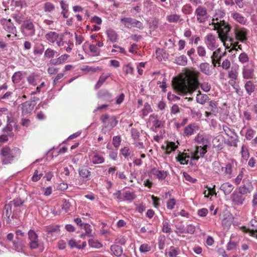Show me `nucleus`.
<instances>
[{"label": "nucleus", "mask_w": 257, "mask_h": 257, "mask_svg": "<svg viewBox=\"0 0 257 257\" xmlns=\"http://www.w3.org/2000/svg\"><path fill=\"white\" fill-rule=\"evenodd\" d=\"M199 75L200 73L198 71H189L187 73L186 79H174L172 86L179 94H192L200 85L198 80Z\"/></svg>", "instance_id": "1"}, {"label": "nucleus", "mask_w": 257, "mask_h": 257, "mask_svg": "<svg viewBox=\"0 0 257 257\" xmlns=\"http://www.w3.org/2000/svg\"><path fill=\"white\" fill-rule=\"evenodd\" d=\"M217 18L212 19L211 25L214 26L213 29L218 31V37L222 42L224 43L229 40L232 45L234 39L228 36V33L231 29V26L224 20H220L219 22Z\"/></svg>", "instance_id": "2"}, {"label": "nucleus", "mask_w": 257, "mask_h": 257, "mask_svg": "<svg viewBox=\"0 0 257 257\" xmlns=\"http://www.w3.org/2000/svg\"><path fill=\"white\" fill-rule=\"evenodd\" d=\"M21 150L18 148H14L11 149L9 147H4L1 152V155L3 156L2 159L3 165H7L11 163L14 158L20 155Z\"/></svg>", "instance_id": "3"}, {"label": "nucleus", "mask_w": 257, "mask_h": 257, "mask_svg": "<svg viewBox=\"0 0 257 257\" xmlns=\"http://www.w3.org/2000/svg\"><path fill=\"white\" fill-rule=\"evenodd\" d=\"M22 32L26 36L32 37L35 36L36 29L33 20L26 19L21 26Z\"/></svg>", "instance_id": "4"}, {"label": "nucleus", "mask_w": 257, "mask_h": 257, "mask_svg": "<svg viewBox=\"0 0 257 257\" xmlns=\"http://www.w3.org/2000/svg\"><path fill=\"white\" fill-rule=\"evenodd\" d=\"M0 24L6 32L14 35V37L17 36V29L11 19H2L0 20Z\"/></svg>", "instance_id": "5"}, {"label": "nucleus", "mask_w": 257, "mask_h": 257, "mask_svg": "<svg viewBox=\"0 0 257 257\" xmlns=\"http://www.w3.org/2000/svg\"><path fill=\"white\" fill-rule=\"evenodd\" d=\"M197 22L199 24H204L209 18L206 8L202 6H199L194 12Z\"/></svg>", "instance_id": "6"}, {"label": "nucleus", "mask_w": 257, "mask_h": 257, "mask_svg": "<svg viewBox=\"0 0 257 257\" xmlns=\"http://www.w3.org/2000/svg\"><path fill=\"white\" fill-rule=\"evenodd\" d=\"M100 120L104 124L103 129L108 128L110 130L115 127L118 123L115 116H110L108 114H102L100 117Z\"/></svg>", "instance_id": "7"}, {"label": "nucleus", "mask_w": 257, "mask_h": 257, "mask_svg": "<svg viewBox=\"0 0 257 257\" xmlns=\"http://www.w3.org/2000/svg\"><path fill=\"white\" fill-rule=\"evenodd\" d=\"M35 105L36 102L34 100H29L22 103L21 107L22 115L24 116L31 113Z\"/></svg>", "instance_id": "8"}, {"label": "nucleus", "mask_w": 257, "mask_h": 257, "mask_svg": "<svg viewBox=\"0 0 257 257\" xmlns=\"http://www.w3.org/2000/svg\"><path fill=\"white\" fill-rule=\"evenodd\" d=\"M234 33L235 35V39L239 41L242 43L247 40V30L244 28H235L234 29Z\"/></svg>", "instance_id": "9"}, {"label": "nucleus", "mask_w": 257, "mask_h": 257, "mask_svg": "<svg viewBox=\"0 0 257 257\" xmlns=\"http://www.w3.org/2000/svg\"><path fill=\"white\" fill-rule=\"evenodd\" d=\"M28 234L30 240V247L31 249H35L38 247V236L36 233L33 230H30Z\"/></svg>", "instance_id": "10"}, {"label": "nucleus", "mask_w": 257, "mask_h": 257, "mask_svg": "<svg viewBox=\"0 0 257 257\" xmlns=\"http://www.w3.org/2000/svg\"><path fill=\"white\" fill-rule=\"evenodd\" d=\"M243 185L240 186L239 188V191L240 192V193L243 195L250 193L253 189L251 182H250L248 180H243Z\"/></svg>", "instance_id": "11"}, {"label": "nucleus", "mask_w": 257, "mask_h": 257, "mask_svg": "<svg viewBox=\"0 0 257 257\" xmlns=\"http://www.w3.org/2000/svg\"><path fill=\"white\" fill-rule=\"evenodd\" d=\"M243 195L239 191L238 192H233L231 197L232 202L236 205L242 204L245 199Z\"/></svg>", "instance_id": "12"}, {"label": "nucleus", "mask_w": 257, "mask_h": 257, "mask_svg": "<svg viewBox=\"0 0 257 257\" xmlns=\"http://www.w3.org/2000/svg\"><path fill=\"white\" fill-rule=\"evenodd\" d=\"M91 155L92 162L94 164H102L104 162V158L96 150L93 151Z\"/></svg>", "instance_id": "13"}, {"label": "nucleus", "mask_w": 257, "mask_h": 257, "mask_svg": "<svg viewBox=\"0 0 257 257\" xmlns=\"http://www.w3.org/2000/svg\"><path fill=\"white\" fill-rule=\"evenodd\" d=\"M199 69L202 73L206 75H210L212 74L211 66L208 63H201L199 65Z\"/></svg>", "instance_id": "14"}, {"label": "nucleus", "mask_w": 257, "mask_h": 257, "mask_svg": "<svg viewBox=\"0 0 257 257\" xmlns=\"http://www.w3.org/2000/svg\"><path fill=\"white\" fill-rule=\"evenodd\" d=\"M242 76L244 79H252L254 77V70L251 68L243 66L242 68Z\"/></svg>", "instance_id": "15"}, {"label": "nucleus", "mask_w": 257, "mask_h": 257, "mask_svg": "<svg viewBox=\"0 0 257 257\" xmlns=\"http://www.w3.org/2000/svg\"><path fill=\"white\" fill-rule=\"evenodd\" d=\"M236 166V162H232V163H228L224 167V173L226 175H228L229 178H231L233 176L232 170Z\"/></svg>", "instance_id": "16"}, {"label": "nucleus", "mask_w": 257, "mask_h": 257, "mask_svg": "<svg viewBox=\"0 0 257 257\" xmlns=\"http://www.w3.org/2000/svg\"><path fill=\"white\" fill-rule=\"evenodd\" d=\"M206 44L208 48L211 50L215 47L216 39L214 36L212 34H208L206 37Z\"/></svg>", "instance_id": "17"}, {"label": "nucleus", "mask_w": 257, "mask_h": 257, "mask_svg": "<svg viewBox=\"0 0 257 257\" xmlns=\"http://www.w3.org/2000/svg\"><path fill=\"white\" fill-rule=\"evenodd\" d=\"M13 244V249L18 251H20L25 246V243L23 238H19V237H17V240H14Z\"/></svg>", "instance_id": "18"}, {"label": "nucleus", "mask_w": 257, "mask_h": 257, "mask_svg": "<svg viewBox=\"0 0 257 257\" xmlns=\"http://www.w3.org/2000/svg\"><path fill=\"white\" fill-rule=\"evenodd\" d=\"M69 57L67 54L61 55L58 58L51 59L50 61V64L51 65H58L63 63Z\"/></svg>", "instance_id": "19"}, {"label": "nucleus", "mask_w": 257, "mask_h": 257, "mask_svg": "<svg viewBox=\"0 0 257 257\" xmlns=\"http://www.w3.org/2000/svg\"><path fill=\"white\" fill-rule=\"evenodd\" d=\"M190 158V156L187 153L180 152L176 157V159L181 164L184 165L188 163Z\"/></svg>", "instance_id": "20"}, {"label": "nucleus", "mask_w": 257, "mask_h": 257, "mask_svg": "<svg viewBox=\"0 0 257 257\" xmlns=\"http://www.w3.org/2000/svg\"><path fill=\"white\" fill-rule=\"evenodd\" d=\"M59 35L60 34L51 31L45 35V38L49 42L54 43L56 42L57 39H59Z\"/></svg>", "instance_id": "21"}, {"label": "nucleus", "mask_w": 257, "mask_h": 257, "mask_svg": "<svg viewBox=\"0 0 257 257\" xmlns=\"http://www.w3.org/2000/svg\"><path fill=\"white\" fill-rule=\"evenodd\" d=\"M233 188L234 187L233 185L228 182L222 184L220 187V190H222L226 195L229 194L232 192Z\"/></svg>", "instance_id": "22"}, {"label": "nucleus", "mask_w": 257, "mask_h": 257, "mask_svg": "<svg viewBox=\"0 0 257 257\" xmlns=\"http://www.w3.org/2000/svg\"><path fill=\"white\" fill-rule=\"evenodd\" d=\"M244 88L247 93L250 95L255 90V85L251 81H247L244 84Z\"/></svg>", "instance_id": "23"}, {"label": "nucleus", "mask_w": 257, "mask_h": 257, "mask_svg": "<svg viewBox=\"0 0 257 257\" xmlns=\"http://www.w3.org/2000/svg\"><path fill=\"white\" fill-rule=\"evenodd\" d=\"M39 76L35 73L31 74L27 78L29 83L34 86L38 84V82L39 81Z\"/></svg>", "instance_id": "24"}, {"label": "nucleus", "mask_w": 257, "mask_h": 257, "mask_svg": "<svg viewBox=\"0 0 257 257\" xmlns=\"http://www.w3.org/2000/svg\"><path fill=\"white\" fill-rule=\"evenodd\" d=\"M233 19L239 23L244 25L246 23V19L240 14L234 12L231 15Z\"/></svg>", "instance_id": "25"}, {"label": "nucleus", "mask_w": 257, "mask_h": 257, "mask_svg": "<svg viewBox=\"0 0 257 257\" xmlns=\"http://www.w3.org/2000/svg\"><path fill=\"white\" fill-rule=\"evenodd\" d=\"M152 173L155 175L158 179L161 180L164 179L167 176L166 172L164 171H161L155 168L152 170Z\"/></svg>", "instance_id": "26"}, {"label": "nucleus", "mask_w": 257, "mask_h": 257, "mask_svg": "<svg viewBox=\"0 0 257 257\" xmlns=\"http://www.w3.org/2000/svg\"><path fill=\"white\" fill-rule=\"evenodd\" d=\"M150 121L152 122L153 125L156 128H160L161 127L162 122L159 120L157 115L152 114L150 117Z\"/></svg>", "instance_id": "27"}, {"label": "nucleus", "mask_w": 257, "mask_h": 257, "mask_svg": "<svg viewBox=\"0 0 257 257\" xmlns=\"http://www.w3.org/2000/svg\"><path fill=\"white\" fill-rule=\"evenodd\" d=\"M79 176L85 180H88L91 172L86 168L79 169L78 170Z\"/></svg>", "instance_id": "28"}, {"label": "nucleus", "mask_w": 257, "mask_h": 257, "mask_svg": "<svg viewBox=\"0 0 257 257\" xmlns=\"http://www.w3.org/2000/svg\"><path fill=\"white\" fill-rule=\"evenodd\" d=\"M167 20L169 23H177L181 22L183 19L181 18V16L177 14H171L167 17Z\"/></svg>", "instance_id": "29"}, {"label": "nucleus", "mask_w": 257, "mask_h": 257, "mask_svg": "<svg viewBox=\"0 0 257 257\" xmlns=\"http://www.w3.org/2000/svg\"><path fill=\"white\" fill-rule=\"evenodd\" d=\"M110 250L115 255L117 256H120L122 254L123 251L122 247L118 245H111Z\"/></svg>", "instance_id": "30"}, {"label": "nucleus", "mask_w": 257, "mask_h": 257, "mask_svg": "<svg viewBox=\"0 0 257 257\" xmlns=\"http://www.w3.org/2000/svg\"><path fill=\"white\" fill-rule=\"evenodd\" d=\"M233 221V217L231 215L224 217L222 220V224L224 227L228 228L230 227Z\"/></svg>", "instance_id": "31"}, {"label": "nucleus", "mask_w": 257, "mask_h": 257, "mask_svg": "<svg viewBox=\"0 0 257 257\" xmlns=\"http://www.w3.org/2000/svg\"><path fill=\"white\" fill-rule=\"evenodd\" d=\"M106 34L111 42H114L116 41L117 35L114 30L109 29L106 31Z\"/></svg>", "instance_id": "32"}, {"label": "nucleus", "mask_w": 257, "mask_h": 257, "mask_svg": "<svg viewBox=\"0 0 257 257\" xmlns=\"http://www.w3.org/2000/svg\"><path fill=\"white\" fill-rule=\"evenodd\" d=\"M71 34L70 32L67 31L65 32L64 33L60 34L59 39H57L56 43L57 46L59 47L63 46L64 44L66 43V41H64V37L65 35Z\"/></svg>", "instance_id": "33"}, {"label": "nucleus", "mask_w": 257, "mask_h": 257, "mask_svg": "<svg viewBox=\"0 0 257 257\" xmlns=\"http://www.w3.org/2000/svg\"><path fill=\"white\" fill-rule=\"evenodd\" d=\"M223 129L225 134L230 139H236L238 138L237 135L235 134L234 130H231L227 126H223Z\"/></svg>", "instance_id": "34"}, {"label": "nucleus", "mask_w": 257, "mask_h": 257, "mask_svg": "<svg viewBox=\"0 0 257 257\" xmlns=\"http://www.w3.org/2000/svg\"><path fill=\"white\" fill-rule=\"evenodd\" d=\"M133 21L134 19L131 17H124L120 19V22L127 28L132 27Z\"/></svg>", "instance_id": "35"}, {"label": "nucleus", "mask_w": 257, "mask_h": 257, "mask_svg": "<svg viewBox=\"0 0 257 257\" xmlns=\"http://www.w3.org/2000/svg\"><path fill=\"white\" fill-rule=\"evenodd\" d=\"M12 18L19 24H22L25 21L24 16L22 14H13L12 15Z\"/></svg>", "instance_id": "36"}, {"label": "nucleus", "mask_w": 257, "mask_h": 257, "mask_svg": "<svg viewBox=\"0 0 257 257\" xmlns=\"http://www.w3.org/2000/svg\"><path fill=\"white\" fill-rule=\"evenodd\" d=\"M208 100V96L206 94H199L196 96V101L198 103L203 104Z\"/></svg>", "instance_id": "37"}, {"label": "nucleus", "mask_w": 257, "mask_h": 257, "mask_svg": "<svg viewBox=\"0 0 257 257\" xmlns=\"http://www.w3.org/2000/svg\"><path fill=\"white\" fill-rule=\"evenodd\" d=\"M208 148V145H205V147L203 146H200L197 147L196 148V150L195 151V152L197 154L199 155L200 157H203L204 155L206 154L207 152V149Z\"/></svg>", "instance_id": "38"}, {"label": "nucleus", "mask_w": 257, "mask_h": 257, "mask_svg": "<svg viewBox=\"0 0 257 257\" xmlns=\"http://www.w3.org/2000/svg\"><path fill=\"white\" fill-rule=\"evenodd\" d=\"M109 76L110 75H107L106 76H103V75H101L95 86V89H98L105 81V80L109 77Z\"/></svg>", "instance_id": "39"}, {"label": "nucleus", "mask_w": 257, "mask_h": 257, "mask_svg": "<svg viewBox=\"0 0 257 257\" xmlns=\"http://www.w3.org/2000/svg\"><path fill=\"white\" fill-rule=\"evenodd\" d=\"M175 60L180 65L185 66L187 63V58L185 55H181L176 58Z\"/></svg>", "instance_id": "40"}, {"label": "nucleus", "mask_w": 257, "mask_h": 257, "mask_svg": "<svg viewBox=\"0 0 257 257\" xmlns=\"http://www.w3.org/2000/svg\"><path fill=\"white\" fill-rule=\"evenodd\" d=\"M177 146L175 145V144L173 142H170L167 144L166 148V153L167 154H170L172 151H175Z\"/></svg>", "instance_id": "41"}, {"label": "nucleus", "mask_w": 257, "mask_h": 257, "mask_svg": "<svg viewBox=\"0 0 257 257\" xmlns=\"http://www.w3.org/2000/svg\"><path fill=\"white\" fill-rule=\"evenodd\" d=\"M22 79V73L21 72H17L12 76V80L14 83H18Z\"/></svg>", "instance_id": "42"}, {"label": "nucleus", "mask_w": 257, "mask_h": 257, "mask_svg": "<svg viewBox=\"0 0 257 257\" xmlns=\"http://www.w3.org/2000/svg\"><path fill=\"white\" fill-rule=\"evenodd\" d=\"M124 199L127 201H132L134 200L136 195L133 192H131L129 191H125L124 193Z\"/></svg>", "instance_id": "43"}, {"label": "nucleus", "mask_w": 257, "mask_h": 257, "mask_svg": "<svg viewBox=\"0 0 257 257\" xmlns=\"http://www.w3.org/2000/svg\"><path fill=\"white\" fill-rule=\"evenodd\" d=\"M12 203H9L6 204L4 208V213L5 214L7 218L10 217L12 213Z\"/></svg>", "instance_id": "44"}, {"label": "nucleus", "mask_w": 257, "mask_h": 257, "mask_svg": "<svg viewBox=\"0 0 257 257\" xmlns=\"http://www.w3.org/2000/svg\"><path fill=\"white\" fill-rule=\"evenodd\" d=\"M55 9L54 5L50 2H46L44 5V10L45 12L50 13Z\"/></svg>", "instance_id": "45"}, {"label": "nucleus", "mask_w": 257, "mask_h": 257, "mask_svg": "<svg viewBox=\"0 0 257 257\" xmlns=\"http://www.w3.org/2000/svg\"><path fill=\"white\" fill-rule=\"evenodd\" d=\"M99 97L102 98L109 99L111 98V94L106 90H102L99 92Z\"/></svg>", "instance_id": "46"}, {"label": "nucleus", "mask_w": 257, "mask_h": 257, "mask_svg": "<svg viewBox=\"0 0 257 257\" xmlns=\"http://www.w3.org/2000/svg\"><path fill=\"white\" fill-rule=\"evenodd\" d=\"M89 245L93 248H99L102 247V244L96 240L90 239L88 240Z\"/></svg>", "instance_id": "47"}, {"label": "nucleus", "mask_w": 257, "mask_h": 257, "mask_svg": "<svg viewBox=\"0 0 257 257\" xmlns=\"http://www.w3.org/2000/svg\"><path fill=\"white\" fill-rule=\"evenodd\" d=\"M82 70L83 71H86L88 72H90L91 73H94L96 71H101V68L99 67H90L88 66H86Z\"/></svg>", "instance_id": "48"}, {"label": "nucleus", "mask_w": 257, "mask_h": 257, "mask_svg": "<svg viewBox=\"0 0 257 257\" xmlns=\"http://www.w3.org/2000/svg\"><path fill=\"white\" fill-rule=\"evenodd\" d=\"M238 59L240 62L241 63H244L248 62L249 57L248 55L244 52L241 53L238 57Z\"/></svg>", "instance_id": "49"}, {"label": "nucleus", "mask_w": 257, "mask_h": 257, "mask_svg": "<svg viewBox=\"0 0 257 257\" xmlns=\"http://www.w3.org/2000/svg\"><path fill=\"white\" fill-rule=\"evenodd\" d=\"M224 167H222L221 164L218 162H215L213 163V170L217 173H220L221 170L223 171Z\"/></svg>", "instance_id": "50"}, {"label": "nucleus", "mask_w": 257, "mask_h": 257, "mask_svg": "<svg viewBox=\"0 0 257 257\" xmlns=\"http://www.w3.org/2000/svg\"><path fill=\"white\" fill-rule=\"evenodd\" d=\"M44 50V46L42 44H37L35 47L34 52L35 54H42Z\"/></svg>", "instance_id": "51"}, {"label": "nucleus", "mask_w": 257, "mask_h": 257, "mask_svg": "<svg viewBox=\"0 0 257 257\" xmlns=\"http://www.w3.org/2000/svg\"><path fill=\"white\" fill-rule=\"evenodd\" d=\"M193 127H194V125L192 124H190L185 127L184 130V134L186 136H191L194 134V129Z\"/></svg>", "instance_id": "52"}, {"label": "nucleus", "mask_w": 257, "mask_h": 257, "mask_svg": "<svg viewBox=\"0 0 257 257\" xmlns=\"http://www.w3.org/2000/svg\"><path fill=\"white\" fill-rule=\"evenodd\" d=\"M220 51V49H218L217 51L213 52L212 55L211 57L212 63L214 67H216V59H218V53Z\"/></svg>", "instance_id": "53"}, {"label": "nucleus", "mask_w": 257, "mask_h": 257, "mask_svg": "<svg viewBox=\"0 0 257 257\" xmlns=\"http://www.w3.org/2000/svg\"><path fill=\"white\" fill-rule=\"evenodd\" d=\"M238 77V72L236 69H232L228 72V77L231 78V79L236 80L237 79Z\"/></svg>", "instance_id": "54"}, {"label": "nucleus", "mask_w": 257, "mask_h": 257, "mask_svg": "<svg viewBox=\"0 0 257 257\" xmlns=\"http://www.w3.org/2000/svg\"><path fill=\"white\" fill-rule=\"evenodd\" d=\"M245 171V169L244 168H241V170L239 172V174L237 175V176L234 179V182L236 184H239L240 183L242 179L243 172Z\"/></svg>", "instance_id": "55"}, {"label": "nucleus", "mask_w": 257, "mask_h": 257, "mask_svg": "<svg viewBox=\"0 0 257 257\" xmlns=\"http://www.w3.org/2000/svg\"><path fill=\"white\" fill-rule=\"evenodd\" d=\"M71 203L69 201V200H67L66 199H64L63 200V204L61 206L62 209L63 210H64L65 212H68Z\"/></svg>", "instance_id": "56"}, {"label": "nucleus", "mask_w": 257, "mask_h": 257, "mask_svg": "<svg viewBox=\"0 0 257 257\" xmlns=\"http://www.w3.org/2000/svg\"><path fill=\"white\" fill-rule=\"evenodd\" d=\"M56 53L54 50L50 48H48L45 52L44 55L48 58L53 57Z\"/></svg>", "instance_id": "57"}, {"label": "nucleus", "mask_w": 257, "mask_h": 257, "mask_svg": "<svg viewBox=\"0 0 257 257\" xmlns=\"http://www.w3.org/2000/svg\"><path fill=\"white\" fill-rule=\"evenodd\" d=\"M163 225L162 231L164 232L170 233L172 232L170 225L168 222H164Z\"/></svg>", "instance_id": "58"}, {"label": "nucleus", "mask_w": 257, "mask_h": 257, "mask_svg": "<svg viewBox=\"0 0 257 257\" xmlns=\"http://www.w3.org/2000/svg\"><path fill=\"white\" fill-rule=\"evenodd\" d=\"M133 27L137 28L140 30H143L144 28L143 24L140 21H139L136 19H134V21L133 22Z\"/></svg>", "instance_id": "59"}, {"label": "nucleus", "mask_w": 257, "mask_h": 257, "mask_svg": "<svg viewBox=\"0 0 257 257\" xmlns=\"http://www.w3.org/2000/svg\"><path fill=\"white\" fill-rule=\"evenodd\" d=\"M175 204V199L174 198L170 199L167 202V207L168 209L172 210L174 208Z\"/></svg>", "instance_id": "60"}, {"label": "nucleus", "mask_w": 257, "mask_h": 257, "mask_svg": "<svg viewBox=\"0 0 257 257\" xmlns=\"http://www.w3.org/2000/svg\"><path fill=\"white\" fill-rule=\"evenodd\" d=\"M123 70L126 75L128 74H132L133 72V68L130 64H128L123 67Z\"/></svg>", "instance_id": "61"}, {"label": "nucleus", "mask_w": 257, "mask_h": 257, "mask_svg": "<svg viewBox=\"0 0 257 257\" xmlns=\"http://www.w3.org/2000/svg\"><path fill=\"white\" fill-rule=\"evenodd\" d=\"M197 52L198 55L200 57H205L206 56V51L202 46H199L197 48Z\"/></svg>", "instance_id": "62"}, {"label": "nucleus", "mask_w": 257, "mask_h": 257, "mask_svg": "<svg viewBox=\"0 0 257 257\" xmlns=\"http://www.w3.org/2000/svg\"><path fill=\"white\" fill-rule=\"evenodd\" d=\"M254 131L252 129H248L247 130L245 134V138L248 140L252 139L254 135Z\"/></svg>", "instance_id": "63"}, {"label": "nucleus", "mask_w": 257, "mask_h": 257, "mask_svg": "<svg viewBox=\"0 0 257 257\" xmlns=\"http://www.w3.org/2000/svg\"><path fill=\"white\" fill-rule=\"evenodd\" d=\"M131 134L133 139L135 141L138 140L140 137V133L139 131L137 129L133 128L131 130Z\"/></svg>", "instance_id": "64"}]
</instances>
